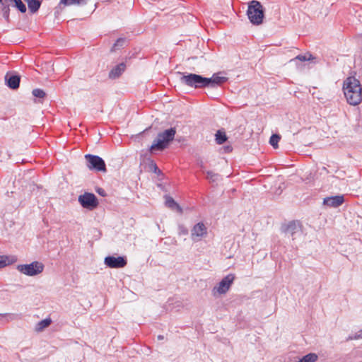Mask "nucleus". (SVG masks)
<instances>
[{
	"label": "nucleus",
	"instance_id": "f257e3e1",
	"mask_svg": "<svg viewBox=\"0 0 362 362\" xmlns=\"http://www.w3.org/2000/svg\"><path fill=\"white\" fill-rule=\"evenodd\" d=\"M344 94L347 102L351 105H357L362 100L360 81L354 76L346 78L343 83Z\"/></svg>",
	"mask_w": 362,
	"mask_h": 362
},
{
	"label": "nucleus",
	"instance_id": "f03ea898",
	"mask_svg": "<svg viewBox=\"0 0 362 362\" xmlns=\"http://www.w3.org/2000/svg\"><path fill=\"white\" fill-rule=\"evenodd\" d=\"M247 16L252 24L255 25H261L264 17V9L261 3L256 0L250 1Z\"/></svg>",
	"mask_w": 362,
	"mask_h": 362
},
{
	"label": "nucleus",
	"instance_id": "7ed1b4c3",
	"mask_svg": "<svg viewBox=\"0 0 362 362\" xmlns=\"http://www.w3.org/2000/svg\"><path fill=\"white\" fill-rule=\"evenodd\" d=\"M175 133L176 130L174 127L159 133L157 138L151 146L150 151L153 152L154 151L164 150L168 146L169 142L173 140Z\"/></svg>",
	"mask_w": 362,
	"mask_h": 362
},
{
	"label": "nucleus",
	"instance_id": "20e7f679",
	"mask_svg": "<svg viewBox=\"0 0 362 362\" xmlns=\"http://www.w3.org/2000/svg\"><path fill=\"white\" fill-rule=\"evenodd\" d=\"M180 79L181 83L194 88H206V77L196 74H182Z\"/></svg>",
	"mask_w": 362,
	"mask_h": 362
},
{
	"label": "nucleus",
	"instance_id": "39448f33",
	"mask_svg": "<svg viewBox=\"0 0 362 362\" xmlns=\"http://www.w3.org/2000/svg\"><path fill=\"white\" fill-rule=\"evenodd\" d=\"M44 264L38 261H34L30 264H18L17 270L26 276H33L41 274L44 270Z\"/></svg>",
	"mask_w": 362,
	"mask_h": 362
},
{
	"label": "nucleus",
	"instance_id": "423d86ee",
	"mask_svg": "<svg viewBox=\"0 0 362 362\" xmlns=\"http://www.w3.org/2000/svg\"><path fill=\"white\" fill-rule=\"evenodd\" d=\"M85 158L87 161V168L90 170L101 171L105 173L107 171L105 163L102 158L98 156L86 154Z\"/></svg>",
	"mask_w": 362,
	"mask_h": 362
},
{
	"label": "nucleus",
	"instance_id": "0eeeda50",
	"mask_svg": "<svg viewBox=\"0 0 362 362\" xmlns=\"http://www.w3.org/2000/svg\"><path fill=\"white\" fill-rule=\"evenodd\" d=\"M235 279V276L233 274H229L226 276L216 286H214L212 289V294L214 296H216L217 294L222 295L226 293L231 285L233 284L234 280Z\"/></svg>",
	"mask_w": 362,
	"mask_h": 362
},
{
	"label": "nucleus",
	"instance_id": "6e6552de",
	"mask_svg": "<svg viewBox=\"0 0 362 362\" xmlns=\"http://www.w3.org/2000/svg\"><path fill=\"white\" fill-rule=\"evenodd\" d=\"M14 4V6L21 13L26 12V6L21 0H5L2 8V16L6 22L10 21V5Z\"/></svg>",
	"mask_w": 362,
	"mask_h": 362
},
{
	"label": "nucleus",
	"instance_id": "1a4fd4ad",
	"mask_svg": "<svg viewBox=\"0 0 362 362\" xmlns=\"http://www.w3.org/2000/svg\"><path fill=\"white\" fill-rule=\"evenodd\" d=\"M78 202L81 205L87 209L93 210L98 205L96 196L93 193L85 192L78 197Z\"/></svg>",
	"mask_w": 362,
	"mask_h": 362
},
{
	"label": "nucleus",
	"instance_id": "9d476101",
	"mask_svg": "<svg viewBox=\"0 0 362 362\" xmlns=\"http://www.w3.org/2000/svg\"><path fill=\"white\" fill-rule=\"evenodd\" d=\"M207 235V228L206 226L199 222L195 224L191 230V238L193 242L200 241L203 238Z\"/></svg>",
	"mask_w": 362,
	"mask_h": 362
},
{
	"label": "nucleus",
	"instance_id": "9b49d317",
	"mask_svg": "<svg viewBox=\"0 0 362 362\" xmlns=\"http://www.w3.org/2000/svg\"><path fill=\"white\" fill-rule=\"evenodd\" d=\"M105 264L110 268H123L127 261L125 257L107 256L105 258Z\"/></svg>",
	"mask_w": 362,
	"mask_h": 362
},
{
	"label": "nucleus",
	"instance_id": "f8f14e48",
	"mask_svg": "<svg viewBox=\"0 0 362 362\" xmlns=\"http://www.w3.org/2000/svg\"><path fill=\"white\" fill-rule=\"evenodd\" d=\"M206 87L215 88L221 86L227 81L228 78L225 76H219L218 74H213L212 77L206 78Z\"/></svg>",
	"mask_w": 362,
	"mask_h": 362
},
{
	"label": "nucleus",
	"instance_id": "ddd939ff",
	"mask_svg": "<svg viewBox=\"0 0 362 362\" xmlns=\"http://www.w3.org/2000/svg\"><path fill=\"white\" fill-rule=\"evenodd\" d=\"M284 232L291 236L293 239H295V235L300 233V226L298 222L291 221L288 224H287L283 229Z\"/></svg>",
	"mask_w": 362,
	"mask_h": 362
},
{
	"label": "nucleus",
	"instance_id": "4468645a",
	"mask_svg": "<svg viewBox=\"0 0 362 362\" xmlns=\"http://www.w3.org/2000/svg\"><path fill=\"white\" fill-rule=\"evenodd\" d=\"M344 201L343 196L337 195L325 198L323 204L329 207H338L343 204Z\"/></svg>",
	"mask_w": 362,
	"mask_h": 362
},
{
	"label": "nucleus",
	"instance_id": "2eb2a0df",
	"mask_svg": "<svg viewBox=\"0 0 362 362\" xmlns=\"http://www.w3.org/2000/svg\"><path fill=\"white\" fill-rule=\"evenodd\" d=\"M7 86L11 89H16L19 87L21 78L18 75H8L5 76Z\"/></svg>",
	"mask_w": 362,
	"mask_h": 362
},
{
	"label": "nucleus",
	"instance_id": "dca6fc26",
	"mask_svg": "<svg viewBox=\"0 0 362 362\" xmlns=\"http://www.w3.org/2000/svg\"><path fill=\"white\" fill-rule=\"evenodd\" d=\"M165 206L173 211L182 214V208L170 196H165Z\"/></svg>",
	"mask_w": 362,
	"mask_h": 362
},
{
	"label": "nucleus",
	"instance_id": "f3484780",
	"mask_svg": "<svg viewBox=\"0 0 362 362\" xmlns=\"http://www.w3.org/2000/svg\"><path fill=\"white\" fill-rule=\"evenodd\" d=\"M126 65L124 63H121L115 66L109 73V78L115 79L118 78L125 70Z\"/></svg>",
	"mask_w": 362,
	"mask_h": 362
},
{
	"label": "nucleus",
	"instance_id": "a211bd4d",
	"mask_svg": "<svg viewBox=\"0 0 362 362\" xmlns=\"http://www.w3.org/2000/svg\"><path fill=\"white\" fill-rule=\"evenodd\" d=\"M28 6V9L33 13H36L41 6V1L40 0H25Z\"/></svg>",
	"mask_w": 362,
	"mask_h": 362
},
{
	"label": "nucleus",
	"instance_id": "6ab92c4d",
	"mask_svg": "<svg viewBox=\"0 0 362 362\" xmlns=\"http://www.w3.org/2000/svg\"><path fill=\"white\" fill-rule=\"evenodd\" d=\"M51 322H52V320L50 318L44 319V320L40 321L39 322H37V324L35 326V329L37 332H42L44 329H45L48 326H49Z\"/></svg>",
	"mask_w": 362,
	"mask_h": 362
},
{
	"label": "nucleus",
	"instance_id": "aec40b11",
	"mask_svg": "<svg viewBox=\"0 0 362 362\" xmlns=\"http://www.w3.org/2000/svg\"><path fill=\"white\" fill-rule=\"evenodd\" d=\"M215 140L218 144H223L227 141L228 137L223 130H218L215 134Z\"/></svg>",
	"mask_w": 362,
	"mask_h": 362
},
{
	"label": "nucleus",
	"instance_id": "412c9836",
	"mask_svg": "<svg viewBox=\"0 0 362 362\" xmlns=\"http://www.w3.org/2000/svg\"><path fill=\"white\" fill-rule=\"evenodd\" d=\"M89 0H60V5L71 6L86 4Z\"/></svg>",
	"mask_w": 362,
	"mask_h": 362
},
{
	"label": "nucleus",
	"instance_id": "4be33fe9",
	"mask_svg": "<svg viewBox=\"0 0 362 362\" xmlns=\"http://www.w3.org/2000/svg\"><path fill=\"white\" fill-rule=\"evenodd\" d=\"M317 360V354L314 353L308 354L301 358L298 362H315Z\"/></svg>",
	"mask_w": 362,
	"mask_h": 362
},
{
	"label": "nucleus",
	"instance_id": "5701e85b",
	"mask_svg": "<svg viewBox=\"0 0 362 362\" xmlns=\"http://www.w3.org/2000/svg\"><path fill=\"white\" fill-rule=\"evenodd\" d=\"M311 59H313V57L310 54H304V55L300 54V55H298L294 59H292L291 60V62H296V61L305 62V61H309Z\"/></svg>",
	"mask_w": 362,
	"mask_h": 362
},
{
	"label": "nucleus",
	"instance_id": "b1692460",
	"mask_svg": "<svg viewBox=\"0 0 362 362\" xmlns=\"http://www.w3.org/2000/svg\"><path fill=\"white\" fill-rule=\"evenodd\" d=\"M125 42H126L125 38H119V39H117L116 42L113 45V46H112V47L111 49V51L112 52L116 51L119 47H123L124 45Z\"/></svg>",
	"mask_w": 362,
	"mask_h": 362
},
{
	"label": "nucleus",
	"instance_id": "393cba45",
	"mask_svg": "<svg viewBox=\"0 0 362 362\" xmlns=\"http://www.w3.org/2000/svg\"><path fill=\"white\" fill-rule=\"evenodd\" d=\"M219 177H220V175L218 174L214 173L212 171L206 172V178L211 182H215L218 181Z\"/></svg>",
	"mask_w": 362,
	"mask_h": 362
},
{
	"label": "nucleus",
	"instance_id": "a878e982",
	"mask_svg": "<svg viewBox=\"0 0 362 362\" xmlns=\"http://www.w3.org/2000/svg\"><path fill=\"white\" fill-rule=\"evenodd\" d=\"M281 137L278 134H273L269 139V144L274 148H278V143L280 140Z\"/></svg>",
	"mask_w": 362,
	"mask_h": 362
},
{
	"label": "nucleus",
	"instance_id": "bb28decb",
	"mask_svg": "<svg viewBox=\"0 0 362 362\" xmlns=\"http://www.w3.org/2000/svg\"><path fill=\"white\" fill-rule=\"evenodd\" d=\"M33 95L35 98H44L46 96L45 92L40 88L34 89L32 92Z\"/></svg>",
	"mask_w": 362,
	"mask_h": 362
},
{
	"label": "nucleus",
	"instance_id": "cd10ccee",
	"mask_svg": "<svg viewBox=\"0 0 362 362\" xmlns=\"http://www.w3.org/2000/svg\"><path fill=\"white\" fill-rule=\"evenodd\" d=\"M7 259L8 257L6 256H0V268L4 267L7 265Z\"/></svg>",
	"mask_w": 362,
	"mask_h": 362
},
{
	"label": "nucleus",
	"instance_id": "c85d7f7f",
	"mask_svg": "<svg viewBox=\"0 0 362 362\" xmlns=\"http://www.w3.org/2000/svg\"><path fill=\"white\" fill-rule=\"evenodd\" d=\"M179 233L182 235H187L188 230L184 226H179Z\"/></svg>",
	"mask_w": 362,
	"mask_h": 362
},
{
	"label": "nucleus",
	"instance_id": "c756f323",
	"mask_svg": "<svg viewBox=\"0 0 362 362\" xmlns=\"http://www.w3.org/2000/svg\"><path fill=\"white\" fill-rule=\"evenodd\" d=\"M151 168L155 173L159 174L160 173V170L158 169V166L154 163H151Z\"/></svg>",
	"mask_w": 362,
	"mask_h": 362
},
{
	"label": "nucleus",
	"instance_id": "7c9ffc66",
	"mask_svg": "<svg viewBox=\"0 0 362 362\" xmlns=\"http://www.w3.org/2000/svg\"><path fill=\"white\" fill-rule=\"evenodd\" d=\"M358 339H362V330L359 331L354 337H349L348 339L352 340Z\"/></svg>",
	"mask_w": 362,
	"mask_h": 362
},
{
	"label": "nucleus",
	"instance_id": "2f4dec72",
	"mask_svg": "<svg viewBox=\"0 0 362 362\" xmlns=\"http://www.w3.org/2000/svg\"><path fill=\"white\" fill-rule=\"evenodd\" d=\"M4 1L5 0H0V9H1V12L2 13V8H3V6L4 5Z\"/></svg>",
	"mask_w": 362,
	"mask_h": 362
},
{
	"label": "nucleus",
	"instance_id": "473e14b6",
	"mask_svg": "<svg viewBox=\"0 0 362 362\" xmlns=\"http://www.w3.org/2000/svg\"><path fill=\"white\" fill-rule=\"evenodd\" d=\"M225 151H226V152H230V151H232V147H231V146H226V147H225Z\"/></svg>",
	"mask_w": 362,
	"mask_h": 362
},
{
	"label": "nucleus",
	"instance_id": "72a5a7b5",
	"mask_svg": "<svg viewBox=\"0 0 362 362\" xmlns=\"http://www.w3.org/2000/svg\"><path fill=\"white\" fill-rule=\"evenodd\" d=\"M158 339H163V336L159 335V336L158 337Z\"/></svg>",
	"mask_w": 362,
	"mask_h": 362
}]
</instances>
